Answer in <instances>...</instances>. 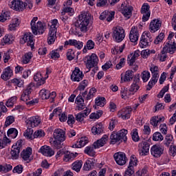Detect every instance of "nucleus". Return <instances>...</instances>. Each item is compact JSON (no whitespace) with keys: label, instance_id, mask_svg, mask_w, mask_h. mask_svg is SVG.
<instances>
[{"label":"nucleus","instance_id":"nucleus-64","mask_svg":"<svg viewBox=\"0 0 176 176\" xmlns=\"http://www.w3.org/2000/svg\"><path fill=\"white\" fill-rule=\"evenodd\" d=\"M167 124H162L160 126V130L164 135H166L167 134Z\"/></svg>","mask_w":176,"mask_h":176},{"label":"nucleus","instance_id":"nucleus-34","mask_svg":"<svg viewBox=\"0 0 176 176\" xmlns=\"http://www.w3.org/2000/svg\"><path fill=\"white\" fill-rule=\"evenodd\" d=\"M8 137H11V138H16L19 135V131L16 128H11L8 129L7 132Z\"/></svg>","mask_w":176,"mask_h":176},{"label":"nucleus","instance_id":"nucleus-58","mask_svg":"<svg viewBox=\"0 0 176 176\" xmlns=\"http://www.w3.org/2000/svg\"><path fill=\"white\" fill-rule=\"evenodd\" d=\"M135 60H137V58L133 54L128 56V64L129 65H133L135 63Z\"/></svg>","mask_w":176,"mask_h":176},{"label":"nucleus","instance_id":"nucleus-39","mask_svg":"<svg viewBox=\"0 0 176 176\" xmlns=\"http://www.w3.org/2000/svg\"><path fill=\"white\" fill-rule=\"evenodd\" d=\"M10 18V12L6 11L2 12L1 14L0 15V21L1 23H5L6 20Z\"/></svg>","mask_w":176,"mask_h":176},{"label":"nucleus","instance_id":"nucleus-7","mask_svg":"<svg viewBox=\"0 0 176 176\" xmlns=\"http://www.w3.org/2000/svg\"><path fill=\"white\" fill-rule=\"evenodd\" d=\"M113 157L119 166H124L127 162V158L126 157V154L124 153L118 152L116 153Z\"/></svg>","mask_w":176,"mask_h":176},{"label":"nucleus","instance_id":"nucleus-40","mask_svg":"<svg viewBox=\"0 0 176 176\" xmlns=\"http://www.w3.org/2000/svg\"><path fill=\"white\" fill-rule=\"evenodd\" d=\"M122 13L124 14V17H126V19H130V17H131V8L125 6L122 10Z\"/></svg>","mask_w":176,"mask_h":176},{"label":"nucleus","instance_id":"nucleus-55","mask_svg":"<svg viewBox=\"0 0 176 176\" xmlns=\"http://www.w3.org/2000/svg\"><path fill=\"white\" fill-rule=\"evenodd\" d=\"M166 91H168V85L164 87V88L160 91L157 95L158 98H163V96L166 94Z\"/></svg>","mask_w":176,"mask_h":176},{"label":"nucleus","instance_id":"nucleus-25","mask_svg":"<svg viewBox=\"0 0 176 176\" xmlns=\"http://www.w3.org/2000/svg\"><path fill=\"white\" fill-rule=\"evenodd\" d=\"M76 104L78 105V111H82V109H85V100H83V97H82V95H78L76 97Z\"/></svg>","mask_w":176,"mask_h":176},{"label":"nucleus","instance_id":"nucleus-10","mask_svg":"<svg viewBox=\"0 0 176 176\" xmlns=\"http://www.w3.org/2000/svg\"><path fill=\"white\" fill-rule=\"evenodd\" d=\"M162 52L164 53H170V54H174L176 51L175 41H168L165 43L162 49Z\"/></svg>","mask_w":176,"mask_h":176},{"label":"nucleus","instance_id":"nucleus-16","mask_svg":"<svg viewBox=\"0 0 176 176\" xmlns=\"http://www.w3.org/2000/svg\"><path fill=\"white\" fill-rule=\"evenodd\" d=\"M140 36V33H138V28L133 26L132 27L129 33V39L131 42L133 43L138 41V37Z\"/></svg>","mask_w":176,"mask_h":176},{"label":"nucleus","instance_id":"nucleus-41","mask_svg":"<svg viewBox=\"0 0 176 176\" xmlns=\"http://www.w3.org/2000/svg\"><path fill=\"white\" fill-rule=\"evenodd\" d=\"M133 76H134L133 72L132 70H128L126 72L124 75V82H130L133 80Z\"/></svg>","mask_w":176,"mask_h":176},{"label":"nucleus","instance_id":"nucleus-51","mask_svg":"<svg viewBox=\"0 0 176 176\" xmlns=\"http://www.w3.org/2000/svg\"><path fill=\"white\" fill-rule=\"evenodd\" d=\"M132 140L135 142H138L140 141V136H138V131H137V129H133L132 132Z\"/></svg>","mask_w":176,"mask_h":176},{"label":"nucleus","instance_id":"nucleus-2","mask_svg":"<svg viewBox=\"0 0 176 176\" xmlns=\"http://www.w3.org/2000/svg\"><path fill=\"white\" fill-rule=\"evenodd\" d=\"M109 139V138L107 135H104L102 138L98 140L94 143L93 146H87L84 151L85 153L89 155V156H95L96 151H94V149H98V148L104 146Z\"/></svg>","mask_w":176,"mask_h":176},{"label":"nucleus","instance_id":"nucleus-36","mask_svg":"<svg viewBox=\"0 0 176 176\" xmlns=\"http://www.w3.org/2000/svg\"><path fill=\"white\" fill-rule=\"evenodd\" d=\"M94 45H95L94 42L92 40H89L87 42L86 46L84 47V49L82 50L83 53H86V52H87V50H93V49H94ZM86 47L87 49H86Z\"/></svg>","mask_w":176,"mask_h":176},{"label":"nucleus","instance_id":"nucleus-56","mask_svg":"<svg viewBox=\"0 0 176 176\" xmlns=\"http://www.w3.org/2000/svg\"><path fill=\"white\" fill-rule=\"evenodd\" d=\"M23 6L24 9H28V10H31V9H32V1H31L30 0H26L24 3H23Z\"/></svg>","mask_w":176,"mask_h":176},{"label":"nucleus","instance_id":"nucleus-1","mask_svg":"<svg viewBox=\"0 0 176 176\" xmlns=\"http://www.w3.org/2000/svg\"><path fill=\"white\" fill-rule=\"evenodd\" d=\"M90 19H91V16L87 12H82L80 14L78 20L74 23L76 30L79 29L83 33L87 32V26L90 23Z\"/></svg>","mask_w":176,"mask_h":176},{"label":"nucleus","instance_id":"nucleus-6","mask_svg":"<svg viewBox=\"0 0 176 176\" xmlns=\"http://www.w3.org/2000/svg\"><path fill=\"white\" fill-rule=\"evenodd\" d=\"M86 58L87 59L86 65L87 68H89V71L98 64V57L96 54H92L90 56H87Z\"/></svg>","mask_w":176,"mask_h":176},{"label":"nucleus","instance_id":"nucleus-47","mask_svg":"<svg viewBox=\"0 0 176 176\" xmlns=\"http://www.w3.org/2000/svg\"><path fill=\"white\" fill-rule=\"evenodd\" d=\"M110 140H111V144H112L113 145H114V144H116V142H119V138L118 136V133H113L111 135H110Z\"/></svg>","mask_w":176,"mask_h":176},{"label":"nucleus","instance_id":"nucleus-31","mask_svg":"<svg viewBox=\"0 0 176 176\" xmlns=\"http://www.w3.org/2000/svg\"><path fill=\"white\" fill-rule=\"evenodd\" d=\"M150 71L153 74V78L151 80L149 81L146 87V90H151V89L153 87V85L155 84V67H151L150 68Z\"/></svg>","mask_w":176,"mask_h":176},{"label":"nucleus","instance_id":"nucleus-53","mask_svg":"<svg viewBox=\"0 0 176 176\" xmlns=\"http://www.w3.org/2000/svg\"><path fill=\"white\" fill-rule=\"evenodd\" d=\"M23 168H24L23 167V165H21V164L17 165L12 170V173H17V174H21V173H23Z\"/></svg>","mask_w":176,"mask_h":176},{"label":"nucleus","instance_id":"nucleus-22","mask_svg":"<svg viewBox=\"0 0 176 176\" xmlns=\"http://www.w3.org/2000/svg\"><path fill=\"white\" fill-rule=\"evenodd\" d=\"M131 112H133L131 107L129 106L125 109H122L120 111L122 119L124 120H126V119H130V113H131Z\"/></svg>","mask_w":176,"mask_h":176},{"label":"nucleus","instance_id":"nucleus-21","mask_svg":"<svg viewBox=\"0 0 176 176\" xmlns=\"http://www.w3.org/2000/svg\"><path fill=\"white\" fill-rule=\"evenodd\" d=\"M67 45H70L71 46H75L78 50H80L82 47H83V43L80 41H78L75 39H70L69 41H66L65 42V46H67Z\"/></svg>","mask_w":176,"mask_h":176},{"label":"nucleus","instance_id":"nucleus-33","mask_svg":"<svg viewBox=\"0 0 176 176\" xmlns=\"http://www.w3.org/2000/svg\"><path fill=\"white\" fill-rule=\"evenodd\" d=\"M10 153L12 159H19V156H20V149L14 147V145H13Z\"/></svg>","mask_w":176,"mask_h":176},{"label":"nucleus","instance_id":"nucleus-8","mask_svg":"<svg viewBox=\"0 0 176 176\" xmlns=\"http://www.w3.org/2000/svg\"><path fill=\"white\" fill-rule=\"evenodd\" d=\"M149 42H152V40H151V33L144 32L140 38V47H142V49L145 48L146 46L149 45Z\"/></svg>","mask_w":176,"mask_h":176},{"label":"nucleus","instance_id":"nucleus-44","mask_svg":"<svg viewBox=\"0 0 176 176\" xmlns=\"http://www.w3.org/2000/svg\"><path fill=\"white\" fill-rule=\"evenodd\" d=\"M105 101L106 100L104 97L98 98L95 100V104L97 107H104L105 105Z\"/></svg>","mask_w":176,"mask_h":176},{"label":"nucleus","instance_id":"nucleus-15","mask_svg":"<svg viewBox=\"0 0 176 176\" xmlns=\"http://www.w3.org/2000/svg\"><path fill=\"white\" fill-rule=\"evenodd\" d=\"M54 138L57 141H65V131L61 129H56L54 131Z\"/></svg>","mask_w":176,"mask_h":176},{"label":"nucleus","instance_id":"nucleus-23","mask_svg":"<svg viewBox=\"0 0 176 176\" xmlns=\"http://www.w3.org/2000/svg\"><path fill=\"white\" fill-rule=\"evenodd\" d=\"M140 145L142 146V149L139 150L140 156H146L149 152V143L143 142Z\"/></svg>","mask_w":176,"mask_h":176},{"label":"nucleus","instance_id":"nucleus-48","mask_svg":"<svg viewBox=\"0 0 176 176\" xmlns=\"http://www.w3.org/2000/svg\"><path fill=\"white\" fill-rule=\"evenodd\" d=\"M140 89V86L137 83H133L129 89L131 94H134L137 93Z\"/></svg>","mask_w":176,"mask_h":176},{"label":"nucleus","instance_id":"nucleus-52","mask_svg":"<svg viewBox=\"0 0 176 176\" xmlns=\"http://www.w3.org/2000/svg\"><path fill=\"white\" fill-rule=\"evenodd\" d=\"M14 122V118L13 116H10L7 117L4 127H8V126H10V124H12V123H13Z\"/></svg>","mask_w":176,"mask_h":176},{"label":"nucleus","instance_id":"nucleus-5","mask_svg":"<svg viewBox=\"0 0 176 176\" xmlns=\"http://www.w3.org/2000/svg\"><path fill=\"white\" fill-rule=\"evenodd\" d=\"M137 162L138 160L137 158H135V155H132L129 162V166L125 171L124 176H131L134 174V166H137Z\"/></svg>","mask_w":176,"mask_h":176},{"label":"nucleus","instance_id":"nucleus-29","mask_svg":"<svg viewBox=\"0 0 176 176\" xmlns=\"http://www.w3.org/2000/svg\"><path fill=\"white\" fill-rule=\"evenodd\" d=\"M64 155V162H69V160H74V159L76 157V156H78L77 153H76V154H74L68 151H65Z\"/></svg>","mask_w":176,"mask_h":176},{"label":"nucleus","instance_id":"nucleus-60","mask_svg":"<svg viewBox=\"0 0 176 176\" xmlns=\"http://www.w3.org/2000/svg\"><path fill=\"white\" fill-rule=\"evenodd\" d=\"M164 39V33H160L157 37L156 39L155 40V45H159L162 41Z\"/></svg>","mask_w":176,"mask_h":176},{"label":"nucleus","instance_id":"nucleus-45","mask_svg":"<svg viewBox=\"0 0 176 176\" xmlns=\"http://www.w3.org/2000/svg\"><path fill=\"white\" fill-rule=\"evenodd\" d=\"M16 101H17L16 96L11 97L10 99L8 100L6 105L8 107H13L14 105V104L16 103Z\"/></svg>","mask_w":176,"mask_h":176},{"label":"nucleus","instance_id":"nucleus-57","mask_svg":"<svg viewBox=\"0 0 176 176\" xmlns=\"http://www.w3.org/2000/svg\"><path fill=\"white\" fill-rule=\"evenodd\" d=\"M173 135L171 134L166 135L165 138L166 142L164 143V144L166 145V146H168V145L171 144V142H173Z\"/></svg>","mask_w":176,"mask_h":176},{"label":"nucleus","instance_id":"nucleus-35","mask_svg":"<svg viewBox=\"0 0 176 176\" xmlns=\"http://www.w3.org/2000/svg\"><path fill=\"white\" fill-rule=\"evenodd\" d=\"M164 152V148L163 147L157 146L155 145V157H160Z\"/></svg>","mask_w":176,"mask_h":176},{"label":"nucleus","instance_id":"nucleus-13","mask_svg":"<svg viewBox=\"0 0 176 176\" xmlns=\"http://www.w3.org/2000/svg\"><path fill=\"white\" fill-rule=\"evenodd\" d=\"M149 9L150 7L149 5H148V3H144L142 6L141 13L142 14H143L142 21L144 22L148 21V20H149V17H151V11L149 10Z\"/></svg>","mask_w":176,"mask_h":176},{"label":"nucleus","instance_id":"nucleus-26","mask_svg":"<svg viewBox=\"0 0 176 176\" xmlns=\"http://www.w3.org/2000/svg\"><path fill=\"white\" fill-rule=\"evenodd\" d=\"M104 132V126H102V124H98L96 125V126H93L91 128V133H94V135L101 134V133Z\"/></svg>","mask_w":176,"mask_h":176},{"label":"nucleus","instance_id":"nucleus-38","mask_svg":"<svg viewBox=\"0 0 176 176\" xmlns=\"http://www.w3.org/2000/svg\"><path fill=\"white\" fill-rule=\"evenodd\" d=\"M39 94L42 100H47L50 98V91L46 89H41Z\"/></svg>","mask_w":176,"mask_h":176},{"label":"nucleus","instance_id":"nucleus-50","mask_svg":"<svg viewBox=\"0 0 176 176\" xmlns=\"http://www.w3.org/2000/svg\"><path fill=\"white\" fill-rule=\"evenodd\" d=\"M67 58L69 61H72L75 58V52L73 50H68L67 53Z\"/></svg>","mask_w":176,"mask_h":176},{"label":"nucleus","instance_id":"nucleus-30","mask_svg":"<svg viewBox=\"0 0 176 176\" xmlns=\"http://www.w3.org/2000/svg\"><path fill=\"white\" fill-rule=\"evenodd\" d=\"M32 149L30 147L27 148L26 150H23L21 153L22 159H23V160H28L32 153Z\"/></svg>","mask_w":176,"mask_h":176},{"label":"nucleus","instance_id":"nucleus-12","mask_svg":"<svg viewBox=\"0 0 176 176\" xmlns=\"http://www.w3.org/2000/svg\"><path fill=\"white\" fill-rule=\"evenodd\" d=\"M57 39V28L51 27L48 34L47 42L48 45H52Z\"/></svg>","mask_w":176,"mask_h":176},{"label":"nucleus","instance_id":"nucleus-42","mask_svg":"<svg viewBox=\"0 0 176 176\" xmlns=\"http://www.w3.org/2000/svg\"><path fill=\"white\" fill-rule=\"evenodd\" d=\"M82 160L76 161L73 163V170H74V171H76V173H79V171H80V168H82Z\"/></svg>","mask_w":176,"mask_h":176},{"label":"nucleus","instance_id":"nucleus-19","mask_svg":"<svg viewBox=\"0 0 176 176\" xmlns=\"http://www.w3.org/2000/svg\"><path fill=\"white\" fill-rule=\"evenodd\" d=\"M39 152L42 153L44 156H47L48 157H51V156H53L54 155V151L49 146H43L39 150Z\"/></svg>","mask_w":176,"mask_h":176},{"label":"nucleus","instance_id":"nucleus-49","mask_svg":"<svg viewBox=\"0 0 176 176\" xmlns=\"http://www.w3.org/2000/svg\"><path fill=\"white\" fill-rule=\"evenodd\" d=\"M149 78H151V73L148 71H144L142 73V79L143 82H148L149 80Z\"/></svg>","mask_w":176,"mask_h":176},{"label":"nucleus","instance_id":"nucleus-32","mask_svg":"<svg viewBox=\"0 0 176 176\" xmlns=\"http://www.w3.org/2000/svg\"><path fill=\"white\" fill-rule=\"evenodd\" d=\"M87 142H89V141L86 139V138H81L76 144L73 145V148H82L85 146Z\"/></svg>","mask_w":176,"mask_h":176},{"label":"nucleus","instance_id":"nucleus-24","mask_svg":"<svg viewBox=\"0 0 176 176\" xmlns=\"http://www.w3.org/2000/svg\"><path fill=\"white\" fill-rule=\"evenodd\" d=\"M12 75L13 70L10 69V67H8L4 69L3 73L1 74V78H3V80H9Z\"/></svg>","mask_w":176,"mask_h":176},{"label":"nucleus","instance_id":"nucleus-14","mask_svg":"<svg viewBox=\"0 0 176 176\" xmlns=\"http://www.w3.org/2000/svg\"><path fill=\"white\" fill-rule=\"evenodd\" d=\"M25 123L28 127H36L41 124V120L36 116H33L26 120Z\"/></svg>","mask_w":176,"mask_h":176},{"label":"nucleus","instance_id":"nucleus-43","mask_svg":"<svg viewBox=\"0 0 176 176\" xmlns=\"http://www.w3.org/2000/svg\"><path fill=\"white\" fill-rule=\"evenodd\" d=\"M31 58H32V53L28 52L23 56L22 63H23V64H28Z\"/></svg>","mask_w":176,"mask_h":176},{"label":"nucleus","instance_id":"nucleus-59","mask_svg":"<svg viewBox=\"0 0 176 176\" xmlns=\"http://www.w3.org/2000/svg\"><path fill=\"white\" fill-rule=\"evenodd\" d=\"M72 8L67 7L63 9V12H61L62 16H65L66 13L69 14V16H72Z\"/></svg>","mask_w":176,"mask_h":176},{"label":"nucleus","instance_id":"nucleus-18","mask_svg":"<svg viewBox=\"0 0 176 176\" xmlns=\"http://www.w3.org/2000/svg\"><path fill=\"white\" fill-rule=\"evenodd\" d=\"M33 87L34 85H32V84H30L27 87L25 90H23V94L21 96V101H24L25 102V101L28 100V98H30V94L32 93Z\"/></svg>","mask_w":176,"mask_h":176},{"label":"nucleus","instance_id":"nucleus-4","mask_svg":"<svg viewBox=\"0 0 176 176\" xmlns=\"http://www.w3.org/2000/svg\"><path fill=\"white\" fill-rule=\"evenodd\" d=\"M113 38L115 39L116 42H122L124 39V30L122 27H116L113 32Z\"/></svg>","mask_w":176,"mask_h":176},{"label":"nucleus","instance_id":"nucleus-46","mask_svg":"<svg viewBox=\"0 0 176 176\" xmlns=\"http://www.w3.org/2000/svg\"><path fill=\"white\" fill-rule=\"evenodd\" d=\"M102 116V111L99 110L96 113H92L89 116L90 119H100Z\"/></svg>","mask_w":176,"mask_h":176},{"label":"nucleus","instance_id":"nucleus-62","mask_svg":"<svg viewBox=\"0 0 176 176\" xmlns=\"http://www.w3.org/2000/svg\"><path fill=\"white\" fill-rule=\"evenodd\" d=\"M155 31H159L160 30V28L162 27V21L160 19H155Z\"/></svg>","mask_w":176,"mask_h":176},{"label":"nucleus","instance_id":"nucleus-54","mask_svg":"<svg viewBox=\"0 0 176 176\" xmlns=\"http://www.w3.org/2000/svg\"><path fill=\"white\" fill-rule=\"evenodd\" d=\"M41 137H45V132L42 130H38L34 133V138H41Z\"/></svg>","mask_w":176,"mask_h":176},{"label":"nucleus","instance_id":"nucleus-61","mask_svg":"<svg viewBox=\"0 0 176 176\" xmlns=\"http://www.w3.org/2000/svg\"><path fill=\"white\" fill-rule=\"evenodd\" d=\"M164 140V137L160 132H155V141H160L162 142Z\"/></svg>","mask_w":176,"mask_h":176},{"label":"nucleus","instance_id":"nucleus-17","mask_svg":"<svg viewBox=\"0 0 176 176\" xmlns=\"http://www.w3.org/2000/svg\"><path fill=\"white\" fill-rule=\"evenodd\" d=\"M24 3L21 0H13L12 1L11 8L17 12H23L24 10Z\"/></svg>","mask_w":176,"mask_h":176},{"label":"nucleus","instance_id":"nucleus-63","mask_svg":"<svg viewBox=\"0 0 176 176\" xmlns=\"http://www.w3.org/2000/svg\"><path fill=\"white\" fill-rule=\"evenodd\" d=\"M83 168L85 171H89V170H91V161L87 160L84 164Z\"/></svg>","mask_w":176,"mask_h":176},{"label":"nucleus","instance_id":"nucleus-3","mask_svg":"<svg viewBox=\"0 0 176 176\" xmlns=\"http://www.w3.org/2000/svg\"><path fill=\"white\" fill-rule=\"evenodd\" d=\"M36 21H38V17H34L30 23L31 30L34 35H38V34L41 35L45 32L46 24L42 23L41 21H38L37 23Z\"/></svg>","mask_w":176,"mask_h":176},{"label":"nucleus","instance_id":"nucleus-28","mask_svg":"<svg viewBox=\"0 0 176 176\" xmlns=\"http://www.w3.org/2000/svg\"><path fill=\"white\" fill-rule=\"evenodd\" d=\"M117 135L118 137L119 141H124V142H126V141H127V130L121 129L117 133Z\"/></svg>","mask_w":176,"mask_h":176},{"label":"nucleus","instance_id":"nucleus-37","mask_svg":"<svg viewBox=\"0 0 176 176\" xmlns=\"http://www.w3.org/2000/svg\"><path fill=\"white\" fill-rule=\"evenodd\" d=\"M34 130L32 128H28L23 135L28 140H34Z\"/></svg>","mask_w":176,"mask_h":176},{"label":"nucleus","instance_id":"nucleus-27","mask_svg":"<svg viewBox=\"0 0 176 176\" xmlns=\"http://www.w3.org/2000/svg\"><path fill=\"white\" fill-rule=\"evenodd\" d=\"M34 79L35 82H37L38 86H42V85H45V82L46 80V78H43V76H42L41 73H36L34 76Z\"/></svg>","mask_w":176,"mask_h":176},{"label":"nucleus","instance_id":"nucleus-11","mask_svg":"<svg viewBox=\"0 0 176 176\" xmlns=\"http://www.w3.org/2000/svg\"><path fill=\"white\" fill-rule=\"evenodd\" d=\"M57 39V28L51 27L48 34L47 42L48 45H52Z\"/></svg>","mask_w":176,"mask_h":176},{"label":"nucleus","instance_id":"nucleus-9","mask_svg":"<svg viewBox=\"0 0 176 176\" xmlns=\"http://www.w3.org/2000/svg\"><path fill=\"white\" fill-rule=\"evenodd\" d=\"M83 72L80 71L78 67H76L71 75V79L73 82H80L83 79Z\"/></svg>","mask_w":176,"mask_h":176},{"label":"nucleus","instance_id":"nucleus-20","mask_svg":"<svg viewBox=\"0 0 176 176\" xmlns=\"http://www.w3.org/2000/svg\"><path fill=\"white\" fill-rule=\"evenodd\" d=\"M23 41L24 42V43H25V42H27V45L28 46H30V47H34V35H32V34L29 33V34H26L23 36Z\"/></svg>","mask_w":176,"mask_h":176}]
</instances>
